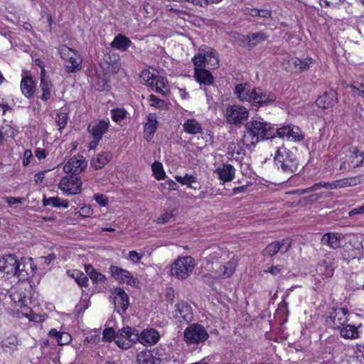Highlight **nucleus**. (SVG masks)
I'll use <instances>...</instances> for the list:
<instances>
[{
  "label": "nucleus",
  "instance_id": "nucleus-1",
  "mask_svg": "<svg viewBox=\"0 0 364 364\" xmlns=\"http://www.w3.org/2000/svg\"><path fill=\"white\" fill-rule=\"evenodd\" d=\"M275 137V128L264 121L252 119L245 124L243 141L251 139L247 146H255L259 141Z\"/></svg>",
  "mask_w": 364,
  "mask_h": 364
},
{
  "label": "nucleus",
  "instance_id": "nucleus-2",
  "mask_svg": "<svg viewBox=\"0 0 364 364\" xmlns=\"http://www.w3.org/2000/svg\"><path fill=\"white\" fill-rule=\"evenodd\" d=\"M276 166L281 168L282 171L291 177L297 171L298 161L296 157L285 148H279L274 156Z\"/></svg>",
  "mask_w": 364,
  "mask_h": 364
},
{
  "label": "nucleus",
  "instance_id": "nucleus-3",
  "mask_svg": "<svg viewBox=\"0 0 364 364\" xmlns=\"http://www.w3.org/2000/svg\"><path fill=\"white\" fill-rule=\"evenodd\" d=\"M195 267V260L191 256L178 257L171 266V274L178 279H186Z\"/></svg>",
  "mask_w": 364,
  "mask_h": 364
},
{
  "label": "nucleus",
  "instance_id": "nucleus-4",
  "mask_svg": "<svg viewBox=\"0 0 364 364\" xmlns=\"http://www.w3.org/2000/svg\"><path fill=\"white\" fill-rule=\"evenodd\" d=\"M184 341L188 344H199L205 342L209 334L205 328L198 323H193L188 326L184 331Z\"/></svg>",
  "mask_w": 364,
  "mask_h": 364
},
{
  "label": "nucleus",
  "instance_id": "nucleus-5",
  "mask_svg": "<svg viewBox=\"0 0 364 364\" xmlns=\"http://www.w3.org/2000/svg\"><path fill=\"white\" fill-rule=\"evenodd\" d=\"M277 97L274 93L260 87H255L252 89V95L249 103L253 107L259 108L274 103Z\"/></svg>",
  "mask_w": 364,
  "mask_h": 364
},
{
  "label": "nucleus",
  "instance_id": "nucleus-6",
  "mask_svg": "<svg viewBox=\"0 0 364 364\" xmlns=\"http://www.w3.org/2000/svg\"><path fill=\"white\" fill-rule=\"evenodd\" d=\"M225 119L230 124L240 126L249 117L247 108L239 105H228L225 109Z\"/></svg>",
  "mask_w": 364,
  "mask_h": 364
},
{
  "label": "nucleus",
  "instance_id": "nucleus-7",
  "mask_svg": "<svg viewBox=\"0 0 364 364\" xmlns=\"http://www.w3.org/2000/svg\"><path fill=\"white\" fill-rule=\"evenodd\" d=\"M16 265L17 267H16V274L15 277L19 282L28 280L30 277L34 275L36 270V267L33 264L31 257H22L20 259L18 258Z\"/></svg>",
  "mask_w": 364,
  "mask_h": 364
},
{
  "label": "nucleus",
  "instance_id": "nucleus-8",
  "mask_svg": "<svg viewBox=\"0 0 364 364\" xmlns=\"http://www.w3.org/2000/svg\"><path fill=\"white\" fill-rule=\"evenodd\" d=\"M18 257L14 254H9L0 259V277L11 279L16 274Z\"/></svg>",
  "mask_w": 364,
  "mask_h": 364
},
{
  "label": "nucleus",
  "instance_id": "nucleus-9",
  "mask_svg": "<svg viewBox=\"0 0 364 364\" xmlns=\"http://www.w3.org/2000/svg\"><path fill=\"white\" fill-rule=\"evenodd\" d=\"M82 182L80 178L76 175L70 174L63 177L59 183V188L70 195H76L81 191Z\"/></svg>",
  "mask_w": 364,
  "mask_h": 364
},
{
  "label": "nucleus",
  "instance_id": "nucleus-10",
  "mask_svg": "<svg viewBox=\"0 0 364 364\" xmlns=\"http://www.w3.org/2000/svg\"><path fill=\"white\" fill-rule=\"evenodd\" d=\"M109 272L112 277L120 284H127L133 287H136L139 284L138 279L132 277L130 272L127 269L117 266L111 265Z\"/></svg>",
  "mask_w": 364,
  "mask_h": 364
},
{
  "label": "nucleus",
  "instance_id": "nucleus-11",
  "mask_svg": "<svg viewBox=\"0 0 364 364\" xmlns=\"http://www.w3.org/2000/svg\"><path fill=\"white\" fill-rule=\"evenodd\" d=\"M134 336V339H135L136 342L138 341L145 346L154 345L160 339L159 331L152 328H146L141 333H139L138 330H136Z\"/></svg>",
  "mask_w": 364,
  "mask_h": 364
},
{
  "label": "nucleus",
  "instance_id": "nucleus-12",
  "mask_svg": "<svg viewBox=\"0 0 364 364\" xmlns=\"http://www.w3.org/2000/svg\"><path fill=\"white\" fill-rule=\"evenodd\" d=\"M280 138H287L294 141H300L304 139L300 128L293 124H287L280 128L275 129V136Z\"/></svg>",
  "mask_w": 364,
  "mask_h": 364
},
{
  "label": "nucleus",
  "instance_id": "nucleus-13",
  "mask_svg": "<svg viewBox=\"0 0 364 364\" xmlns=\"http://www.w3.org/2000/svg\"><path fill=\"white\" fill-rule=\"evenodd\" d=\"M337 92L331 89L323 92L316 100V104L318 108L323 110L332 111L333 107L338 102Z\"/></svg>",
  "mask_w": 364,
  "mask_h": 364
},
{
  "label": "nucleus",
  "instance_id": "nucleus-14",
  "mask_svg": "<svg viewBox=\"0 0 364 364\" xmlns=\"http://www.w3.org/2000/svg\"><path fill=\"white\" fill-rule=\"evenodd\" d=\"M87 163L82 156L72 157L64 166L63 171L72 175L78 176L87 167Z\"/></svg>",
  "mask_w": 364,
  "mask_h": 364
},
{
  "label": "nucleus",
  "instance_id": "nucleus-15",
  "mask_svg": "<svg viewBox=\"0 0 364 364\" xmlns=\"http://www.w3.org/2000/svg\"><path fill=\"white\" fill-rule=\"evenodd\" d=\"M291 247V240L289 238H285L279 241H274L269 244L264 250V255L274 256L279 252L284 254L289 250Z\"/></svg>",
  "mask_w": 364,
  "mask_h": 364
},
{
  "label": "nucleus",
  "instance_id": "nucleus-16",
  "mask_svg": "<svg viewBox=\"0 0 364 364\" xmlns=\"http://www.w3.org/2000/svg\"><path fill=\"white\" fill-rule=\"evenodd\" d=\"M173 316L180 322L184 321L189 323L193 318L191 306L185 301H180L175 304V309Z\"/></svg>",
  "mask_w": 364,
  "mask_h": 364
},
{
  "label": "nucleus",
  "instance_id": "nucleus-17",
  "mask_svg": "<svg viewBox=\"0 0 364 364\" xmlns=\"http://www.w3.org/2000/svg\"><path fill=\"white\" fill-rule=\"evenodd\" d=\"M348 313V310L346 308L333 309L327 318L326 322L331 323L334 328H339L346 322Z\"/></svg>",
  "mask_w": 364,
  "mask_h": 364
},
{
  "label": "nucleus",
  "instance_id": "nucleus-18",
  "mask_svg": "<svg viewBox=\"0 0 364 364\" xmlns=\"http://www.w3.org/2000/svg\"><path fill=\"white\" fill-rule=\"evenodd\" d=\"M363 255L362 242L358 240L346 244L343 255L347 259L359 258Z\"/></svg>",
  "mask_w": 364,
  "mask_h": 364
},
{
  "label": "nucleus",
  "instance_id": "nucleus-19",
  "mask_svg": "<svg viewBox=\"0 0 364 364\" xmlns=\"http://www.w3.org/2000/svg\"><path fill=\"white\" fill-rule=\"evenodd\" d=\"M344 236L338 232L325 233L321 238V244L327 245L331 249H337L341 246Z\"/></svg>",
  "mask_w": 364,
  "mask_h": 364
},
{
  "label": "nucleus",
  "instance_id": "nucleus-20",
  "mask_svg": "<svg viewBox=\"0 0 364 364\" xmlns=\"http://www.w3.org/2000/svg\"><path fill=\"white\" fill-rule=\"evenodd\" d=\"M109 122L100 120L98 122H93L89 124L87 129L94 139H101L103 134L107 131Z\"/></svg>",
  "mask_w": 364,
  "mask_h": 364
},
{
  "label": "nucleus",
  "instance_id": "nucleus-21",
  "mask_svg": "<svg viewBox=\"0 0 364 364\" xmlns=\"http://www.w3.org/2000/svg\"><path fill=\"white\" fill-rule=\"evenodd\" d=\"M53 87V82L46 77V70L41 72L40 89L42 92V95L41 96V100L42 101L47 102L50 99Z\"/></svg>",
  "mask_w": 364,
  "mask_h": 364
},
{
  "label": "nucleus",
  "instance_id": "nucleus-22",
  "mask_svg": "<svg viewBox=\"0 0 364 364\" xmlns=\"http://www.w3.org/2000/svg\"><path fill=\"white\" fill-rule=\"evenodd\" d=\"M194 77L200 85H211L214 82L212 73L205 68H194Z\"/></svg>",
  "mask_w": 364,
  "mask_h": 364
},
{
  "label": "nucleus",
  "instance_id": "nucleus-23",
  "mask_svg": "<svg viewBox=\"0 0 364 364\" xmlns=\"http://www.w3.org/2000/svg\"><path fill=\"white\" fill-rule=\"evenodd\" d=\"M252 87L249 83L237 84L234 90V94L242 102H250L252 95Z\"/></svg>",
  "mask_w": 364,
  "mask_h": 364
},
{
  "label": "nucleus",
  "instance_id": "nucleus-24",
  "mask_svg": "<svg viewBox=\"0 0 364 364\" xmlns=\"http://www.w3.org/2000/svg\"><path fill=\"white\" fill-rule=\"evenodd\" d=\"M156 355L157 353L154 355L151 350H143L137 355L136 362L138 364H160L161 359Z\"/></svg>",
  "mask_w": 364,
  "mask_h": 364
},
{
  "label": "nucleus",
  "instance_id": "nucleus-25",
  "mask_svg": "<svg viewBox=\"0 0 364 364\" xmlns=\"http://www.w3.org/2000/svg\"><path fill=\"white\" fill-rule=\"evenodd\" d=\"M215 172L221 181L224 182H228L233 180L235 177V169L231 164H223L220 167L216 169Z\"/></svg>",
  "mask_w": 364,
  "mask_h": 364
},
{
  "label": "nucleus",
  "instance_id": "nucleus-26",
  "mask_svg": "<svg viewBox=\"0 0 364 364\" xmlns=\"http://www.w3.org/2000/svg\"><path fill=\"white\" fill-rule=\"evenodd\" d=\"M316 272L322 279H328L333 276L334 269L329 262L324 259L317 265Z\"/></svg>",
  "mask_w": 364,
  "mask_h": 364
},
{
  "label": "nucleus",
  "instance_id": "nucleus-27",
  "mask_svg": "<svg viewBox=\"0 0 364 364\" xmlns=\"http://www.w3.org/2000/svg\"><path fill=\"white\" fill-rule=\"evenodd\" d=\"M131 40L122 34H118L114 37L110 46L117 50L125 51L132 45Z\"/></svg>",
  "mask_w": 364,
  "mask_h": 364
},
{
  "label": "nucleus",
  "instance_id": "nucleus-28",
  "mask_svg": "<svg viewBox=\"0 0 364 364\" xmlns=\"http://www.w3.org/2000/svg\"><path fill=\"white\" fill-rule=\"evenodd\" d=\"M112 294L114 296L115 299H119L122 314L125 313L129 305V299L127 294L122 288L117 287L113 289Z\"/></svg>",
  "mask_w": 364,
  "mask_h": 364
},
{
  "label": "nucleus",
  "instance_id": "nucleus-29",
  "mask_svg": "<svg viewBox=\"0 0 364 364\" xmlns=\"http://www.w3.org/2000/svg\"><path fill=\"white\" fill-rule=\"evenodd\" d=\"M21 90L25 97H31L35 92V83L31 77H23L21 82Z\"/></svg>",
  "mask_w": 364,
  "mask_h": 364
},
{
  "label": "nucleus",
  "instance_id": "nucleus-30",
  "mask_svg": "<svg viewBox=\"0 0 364 364\" xmlns=\"http://www.w3.org/2000/svg\"><path fill=\"white\" fill-rule=\"evenodd\" d=\"M198 52L201 53L205 58L208 59V58H210V61L211 59L213 60V63H212V65L213 67H218L219 65V58L217 52L215 49L213 48L203 45L201 46L199 49Z\"/></svg>",
  "mask_w": 364,
  "mask_h": 364
},
{
  "label": "nucleus",
  "instance_id": "nucleus-31",
  "mask_svg": "<svg viewBox=\"0 0 364 364\" xmlns=\"http://www.w3.org/2000/svg\"><path fill=\"white\" fill-rule=\"evenodd\" d=\"M313 61L314 60L311 58H306L303 60L294 58L291 60V64L294 65L295 71L296 72H303L309 70Z\"/></svg>",
  "mask_w": 364,
  "mask_h": 364
},
{
  "label": "nucleus",
  "instance_id": "nucleus-32",
  "mask_svg": "<svg viewBox=\"0 0 364 364\" xmlns=\"http://www.w3.org/2000/svg\"><path fill=\"white\" fill-rule=\"evenodd\" d=\"M268 36L262 32L252 33L245 36V41L250 47H255L258 43L266 41Z\"/></svg>",
  "mask_w": 364,
  "mask_h": 364
},
{
  "label": "nucleus",
  "instance_id": "nucleus-33",
  "mask_svg": "<svg viewBox=\"0 0 364 364\" xmlns=\"http://www.w3.org/2000/svg\"><path fill=\"white\" fill-rule=\"evenodd\" d=\"M183 130L191 134H196L200 133L202 130L200 124L197 122L195 119H187L183 125Z\"/></svg>",
  "mask_w": 364,
  "mask_h": 364
},
{
  "label": "nucleus",
  "instance_id": "nucleus-34",
  "mask_svg": "<svg viewBox=\"0 0 364 364\" xmlns=\"http://www.w3.org/2000/svg\"><path fill=\"white\" fill-rule=\"evenodd\" d=\"M42 202L43 206L51 205L55 208L62 207L66 208L69 205V203L67 200H61L58 197H50L48 198L44 197Z\"/></svg>",
  "mask_w": 364,
  "mask_h": 364
},
{
  "label": "nucleus",
  "instance_id": "nucleus-35",
  "mask_svg": "<svg viewBox=\"0 0 364 364\" xmlns=\"http://www.w3.org/2000/svg\"><path fill=\"white\" fill-rule=\"evenodd\" d=\"M68 274L75 279L80 287H86L88 286V278L82 272L77 269H73L71 272L68 271Z\"/></svg>",
  "mask_w": 364,
  "mask_h": 364
},
{
  "label": "nucleus",
  "instance_id": "nucleus-36",
  "mask_svg": "<svg viewBox=\"0 0 364 364\" xmlns=\"http://www.w3.org/2000/svg\"><path fill=\"white\" fill-rule=\"evenodd\" d=\"M340 334L346 339H355L358 338L359 333L357 328L353 325H346L341 328Z\"/></svg>",
  "mask_w": 364,
  "mask_h": 364
},
{
  "label": "nucleus",
  "instance_id": "nucleus-37",
  "mask_svg": "<svg viewBox=\"0 0 364 364\" xmlns=\"http://www.w3.org/2000/svg\"><path fill=\"white\" fill-rule=\"evenodd\" d=\"M85 270L87 275L90 277L94 283L102 282L106 279L105 276L102 273L97 272L91 264L85 265Z\"/></svg>",
  "mask_w": 364,
  "mask_h": 364
},
{
  "label": "nucleus",
  "instance_id": "nucleus-38",
  "mask_svg": "<svg viewBox=\"0 0 364 364\" xmlns=\"http://www.w3.org/2000/svg\"><path fill=\"white\" fill-rule=\"evenodd\" d=\"M49 335L50 336L55 337L58 345L60 346L68 343L71 340L69 333L58 331L55 328L50 329L49 331Z\"/></svg>",
  "mask_w": 364,
  "mask_h": 364
},
{
  "label": "nucleus",
  "instance_id": "nucleus-39",
  "mask_svg": "<svg viewBox=\"0 0 364 364\" xmlns=\"http://www.w3.org/2000/svg\"><path fill=\"white\" fill-rule=\"evenodd\" d=\"M68 62L69 64L66 65V70L68 73H73L76 70H80L81 68L82 60L76 52L75 55H72L68 60Z\"/></svg>",
  "mask_w": 364,
  "mask_h": 364
},
{
  "label": "nucleus",
  "instance_id": "nucleus-40",
  "mask_svg": "<svg viewBox=\"0 0 364 364\" xmlns=\"http://www.w3.org/2000/svg\"><path fill=\"white\" fill-rule=\"evenodd\" d=\"M157 129V121L156 117L149 114L147 118V122L144 126V132L153 135Z\"/></svg>",
  "mask_w": 364,
  "mask_h": 364
},
{
  "label": "nucleus",
  "instance_id": "nucleus-41",
  "mask_svg": "<svg viewBox=\"0 0 364 364\" xmlns=\"http://www.w3.org/2000/svg\"><path fill=\"white\" fill-rule=\"evenodd\" d=\"M136 328L127 326L119 329L116 333L117 336H122L127 339H130V341H135L134 337L135 336L134 334H136Z\"/></svg>",
  "mask_w": 364,
  "mask_h": 364
},
{
  "label": "nucleus",
  "instance_id": "nucleus-42",
  "mask_svg": "<svg viewBox=\"0 0 364 364\" xmlns=\"http://www.w3.org/2000/svg\"><path fill=\"white\" fill-rule=\"evenodd\" d=\"M127 112L123 108H114L111 110V117L117 123L121 122L127 117Z\"/></svg>",
  "mask_w": 364,
  "mask_h": 364
},
{
  "label": "nucleus",
  "instance_id": "nucleus-43",
  "mask_svg": "<svg viewBox=\"0 0 364 364\" xmlns=\"http://www.w3.org/2000/svg\"><path fill=\"white\" fill-rule=\"evenodd\" d=\"M220 269H223L220 277L223 279H226L231 277L235 272V264L234 262H229L224 265H220Z\"/></svg>",
  "mask_w": 364,
  "mask_h": 364
},
{
  "label": "nucleus",
  "instance_id": "nucleus-44",
  "mask_svg": "<svg viewBox=\"0 0 364 364\" xmlns=\"http://www.w3.org/2000/svg\"><path fill=\"white\" fill-rule=\"evenodd\" d=\"M13 300L20 304L21 306H26L31 303V299L23 291L16 292L13 295Z\"/></svg>",
  "mask_w": 364,
  "mask_h": 364
},
{
  "label": "nucleus",
  "instance_id": "nucleus-45",
  "mask_svg": "<svg viewBox=\"0 0 364 364\" xmlns=\"http://www.w3.org/2000/svg\"><path fill=\"white\" fill-rule=\"evenodd\" d=\"M178 211L176 208H173L169 211L164 213L156 220L158 224H165L171 220V218H174Z\"/></svg>",
  "mask_w": 364,
  "mask_h": 364
},
{
  "label": "nucleus",
  "instance_id": "nucleus-46",
  "mask_svg": "<svg viewBox=\"0 0 364 364\" xmlns=\"http://www.w3.org/2000/svg\"><path fill=\"white\" fill-rule=\"evenodd\" d=\"M151 168L154 173L155 178L157 180L164 179L165 177V172L163 168V166L161 163L158 161H154L151 165Z\"/></svg>",
  "mask_w": 364,
  "mask_h": 364
},
{
  "label": "nucleus",
  "instance_id": "nucleus-47",
  "mask_svg": "<svg viewBox=\"0 0 364 364\" xmlns=\"http://www.w3.org/2000/svg\"><path fill=\"white\" fill-rule=\"evenodd\" d=\"M166 83L167 80L166 77L158 75V77H156V82H155L154 91L159 94L165 95L166 92L164 90V89L166 88Z\"/></svg>",
  "mask_w": 364,
  "mask_h": 364
},
{
  "label": "nucleus",
  "instance_id": "nucleus-48",
  "mask_svg": "<svg viewBox=\"0 0 364 364\" xmlns=\"http://www.w3.org/2000/svg\"><path fill=\"white\" fill-rule=\"evenodd\" d=\"M114 342L119 348L127 350L131 348L136 341H130V339L122 336H116Z\"/></svg>",
  "mask_w": 364,
  "mask_h": 364
},
{
  "label": "nucleus",
  "instance_id": "nucleus-49",
  "mask_svg": "<svg viewBox=\"0 0 364 364\" xmlns=\"http://www.w3.org/2000/svg\"><path fill=\"white\" fill-rule=\"evenodd\" d=\"M117 333L113 328H106L102 333V341L106 342H110L115 340Z\"/></svg>",
  "mask_w": 364,
  "mask_h": 364
},
{
  "label": "nucleus",
  "instance_id": "nucleus-50",
  "mask_svg": "<svg viewBox=\"0 0 364 364\" xmlns=\"http://www.w3.org/2000/svg\"><path fill=\"white\" fill-rule=\"evenodd\" d=\"M192 61L195 66L194 68H204L205 64L206 61H208V59L198 52V54L195 55L192 58Z\"/></svg>",
  "mask_w": 364,
  "mask_h": 364
},
{
  "label": "nucleus",
  "instance_id": "nucleus-51",
  "mask_svg": "<svg viewBox=\"0 0 364 364\" xmlns=\"http://www.w3.org/2000/svg\"><path fill=\"white\" fill-rule=\"evenodd\" d=\"M175 178L178 183H180L183 185H188L190 187H191V184L192 183H194L196 181V179L194 176H193L192 175H188V174H186L183 177L177 176H176Z\"/></svg>",
  "mask_w": 364,
  "mask_h": 364
},
{
  "label": "nucleus",
  "instance_id": "nucleus-52",
  "mask_svg": "<svg viewBox=\"0 0 364 364\" xmlns=\"http://www.w3.org/2000/svg\"><path fill=\"white\" fill-rule=\"evenodd\" d=\"M17 345V338L16 336H12L8 337V338L3 341L1 343V348L4 349V350H6V348H13L14 347L16 346Z\"/></svg>",
  "mask_w": 364,
  "mask_h": 364
},
{
  "label": "nucleus",
  "instance_id": "nucleus-53",
  "mask_svg": "<svg viewBox=\"0 0 364 364\" xmlns=\"http://www.w3.org/2000/svg\"><path fill=\"white\" fill-rule=\"evenodd\" d=\"M67 122H68L67 114L63 113V112H60V113L58 114L56 122H57V124L59 126V130H61L66 126Z\"/></svg>",
  "mask_w": 364,
  "mask_h": 364
},
{
  "label": "nucleus",
  "instance_id": "nucleus-54",
  "mask_svg": "<svg viewBox=\"0 0 364 364\" xmlns=\"http://www.w3.org/2000/svg\"><path fill=\"white\" fill-rule=\"evenodd\" d=\"M60 53L61 58L68 60L72 55H75V51L70 48L64 46L60 49Z\"/></svg>",
  "mask_w": 364,
  "mask_h": 364
},
{
  "label": "nucleus",
  "instance_id": "nucleus-55",
  "mask_svg": "<svg viewBox=\"0 0 364 364\" xmlns=\"http://www.w3.org/2000/svg\"><path fill=\"white\" fill-rule=\"evenodd\" d=\"M321 6L336 7L341 4L343 0H319Z\"/></svg>",
  "mask_w": 364,
  "mask_h": 364
},
{
  "label": "nucleus",
  "instance_id": "nucleus-56",
  "mask_svg": "<svg viewBox=\"0 0 364 364\" xmlns=\"http://www.w3.org/2000/svg\"><path fill=\"white\" fill-rule=\"evenodd\" d=\"M109 161L107 156L104 155V154H99L97 156V160H96V162H97L99 164L97 165V164H95V168L96 169H100L101 168H102L106 164H107Z\"/></svg>",
  "mask_w": 364,
  "mask_h": 364
},
{
  "label": "nucleus",
  "instance_id": "nucleus-57",
  "mask_svg": "<svg viewBox=\"0 0 364 364\" xmlns=\"http://www.w3.org/2000/svg\"><path fill=\"white\" fill-rule=\"evenodd\" d=\"M149 101L151 102V105L156 107H161L165 104L164 100L158 98L154 95L149 96Z\"/></svg>",
  "mask_w": 364,
  "mask_h": 364
},
{
  "label": "nucleus",
  "instance_id": "nucleus-58",
  "mask_svg": "<svg viewBox=\"0 0 364 364\" xmlns=\"http://www.w3.org/2000/svg\"><path fill=\"white\" fill-rule=\"evenodd\" d=\"M94 199L97 203H99L102 206H106L108 203L107 198L103 194H95L94 196Z\"/></svg>",
  "mask_w": 364,
  "mask_h": 364
},
{
  "label": "nucleus",
  "instance_id": "nucleus-59",
  "mask_svg": "<svg viewBox=\"0 0 364 364\" xmlns=\"http://www.w3.org/2000/svg\"><path fill=\"white\" fill-rule=\"evenodd\" d=\"M156 75H154V73H151L149 70H144L141 73V75H140V77L141 78V80L143 81L146 82H147L149 80H151L152 77H154Z\"/></svg>",
  "mask_w": 364,
  "mask_h": 364
},
{
  "label": "nucleus",
  "instance_id": "nucleus-60",
  "mask_svg": "<svg viewBox=\"0 0 364 364\" xmlns=\"http://www.w3.org/2000/svg\"><path fill=\"white\" fill-rule=\"evenodd\" d=\"M348 178V185L350 186H354L357 184L360 183L363 181V176L360 175L354 177H349Z\"/></svg>",
  "mask_w": 364,
  "mask_h": 364
},
{
  "label": "nucleus",
  "instance_id": "nucleus-61",
  "mask_svg": "<svg viewBox=\"0 0 364 364\" xmlns=\"http://www.w3.org/2000/svg\"><path fill=\"white\" fill-rule=\"evenodd\" d=\"M348 178H343V179H340V180H337V181H334V187L336 188H345V187H348L350 186L348 185Z\"/></svg>",
  "mask_w": 364,
  "mask_h": 364
},
{
  "label": "nucleus",
  "instance_id": "nucleus-62",
  "mask_svg": "<svg viewBox=\"0 0 364 364\" xmlns=\"http://www.w3.org/2000/svg\"><path fill=\"white\" fill-rule=\"evenodd\" d=\"M351 87L354 90L355 92L358 93V95L364 97V84L360 83L358 84V86L355 85H352Z\"/></svg>",
  "mask_w": 364,
  "mask_h": 364
},
{
  "label": "nucleus",
  "instance_id": "nucleus-63",
  "mask_svg": "<svg viewBox=\"0 0 364 364\" xmlns=\"http://www.w3.org/2000/svg\"><path fill=\"white\" fill-rule=\"evenodd\" d=\"M89 305L87 301H83V302H80V304L75 306V310L78 314L83 313L87 308Z\"/></svg>",
  "mask_w": 364,
  "mask_h": 364
},
{
  "label": "nucleus",
  "instance_id": "nucleus-64",
  "mask_svg": "<svg viewBox=\"0 0 364 364\" xmlns=\"http://www.w3.org/2000/svg\"><path fill=\"white\" fill-rule=\"evenodd\" d=\"M24 199L23 198H16V197H6L5 201L9 205H12L16 203H21Z\"/></svg>",
  "mask_w": 364,
  "mask_h": 364
}]
</instances>
